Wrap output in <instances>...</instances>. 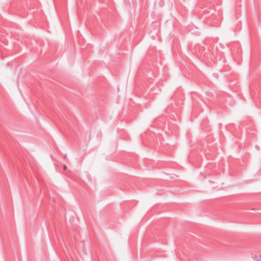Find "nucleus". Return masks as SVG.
Instances as JSON below:
<instances>
[{"label": "nucleus", "instance_id": "f257e3e1", "mask_svg": "<svg viewBox=\"0 0 261 261\" xmlns=\"http://www.w3.org/2000/svg\"><path fill=\"white\" fill-rule=\"evenodd\" d=\"M254 259H255V260H261V255H259V256H256V255H255V256L254 257Z\"/></svg>", "mask_w": 261, "mask_h": 261}, {"label": "nucleus", "instance_id": "f03ea898", "mask_svg": "<svg viewBox=\"0 0 261 261\" xmlns=\"http://www.w3.org/2000/svg\"><path fill=\"white\" fill-rule=\"evenodd\" d=\"M63 169H64V170H66L67 169V166L66 165H64Z\"/></svg>", "mask_w": 261, "mask_h": 261}]
</instances>
